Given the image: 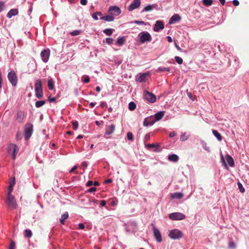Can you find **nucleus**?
Segmentation results:
<instances>
[{"mask_svg": "<svg viewBox=\"0 0 249 249\" xmlns=\"http://www.w3.org/2000/svg\"><path fill=\"white\" fill-rule=\"evenodd\" d=\"M7 78L13 87H15L18 84V76L15 71L11 70L7 74Z\"/></svg>", "mask_w": 249, "mask_h": 249, "instance_id": "obj_1", "label": "nucleus"}, {"mask_svg": "<svg viewBox=\"0 0 249 249\" xmlns=\"http://www.w3.org/2000/svg\"><path fill=\"white\" fill-rule=\"evenodd\" d=\"M138 37L141 43L149 42L152 39L151 35L147 31H143L140 33L138 35Z\"/></svg>", "mask_w": 249, "mask_h": 249, "instance_id": "obj_2", "label": "nucleus"}, {"mask_svg": "<svg viewBox=\"0 0 249 249\" xmlns=\"http://www.w3.org/2000/svg\"><path fill=\"white\" fill-rule=\"evenodd\" d=\"M182 236V232L178 229L170 230L168 232V236L173 240L179 239Z\"/></svg>", "mask_w": 249, "mask_h": 249, "instance_id": "obj_3", "label": "nucleus"}, {"mask_svg": "<svg viewBox=\"0 0 249 249\" xmlns=\"http://www.w3.org/2000/svg\"><path fill=\"white\" fill-rule=\"evenodd\" d=\"M33 132V125L32 124L28 123L25 126L24 137L26 140H28L32 136Z\"/></svg>", "mask_w": 249, "mask_h": 249, "instance_id": "obj_4", "label": "nucleus"}, {"mask_svg": "<svg viewBox=\"0 0 249 249\" xmlns=\"http://www.w3.org/2000/svg\"><path fill=\"white\" fill-rule=\"evenodd\" d=\"M186 217L185 214L179 212H175L169 214V218L172 220H181Z\"/></svg>", "mask_w": 249, "mask_h": 249, "instance_id": "obj_5", "label": "nucleus"}, {"mask_svg": "<svg viewBox=\"0 0 249 249\" xmlns=\"http://www.w3.org/2000/svg\"><path fill=\"white\" fill-rule=\"evenodd\" d=\"M6 203L9 207L13 209H16L17 208V205L15 198L10 194V192H9V194L7 195Z\"/></svg>", "mask_w": 249, "mask_h": 249, "instance_id": "obj_6", "label": "nucleus"}, {"mask_svg": "<svg viewBox=\"0 0 249 249\" xmlns=\"http://www.w3.org/2000/svg\"><path fill=\"white\" fill-rule=\"evenodd\" d=\"M151 225L153 226V234L157 242L160 243L162 241V237L160 230L153 223Z\"/></svg>", "mask_w": 249, "mask_h": 249, "instance_id": "obj_7", "label": "nucleus"}, {"mask_svg": "<svg viewBox=\"0 0 249 249\" xmlns=\"http://www.w3.org/2000/svg\"><path fill=\"white\" fill-rule=\"evenodd\" d=\"M144 98L151 103H154L156 101V96L153 93L148 91H144Z\"/></svg>", "mask_w": 249, "mask_h": 249, "instance_id": "obj_8", "label": "nucleus"}, {"mask_svg": "<svg viewBox=\"0 0 249 249\" xmlns=\"http://www.w3.org/2000/svg\"><path fill=\"white\" fill-rule=\"evenodd\" d=\"M149 75V72L144 73H139L136 76L135 80L139 83L145 82L146 81L147 77Z\"/></svg>", "mask_w": 249, "mask_h": 249, "instance_id": "obj_9", "label": "nucleus"}, {"mask_svg": "<svg viewBox=\"0 0 249 249\" xmlns=\"http://www.w3.org/2000/svg\"><path fill=\"white\" fill-rule=\"evenodd\" d=\"M108 12L109 14L114 17L119 16L121 13V10L117 6H111L109 7Z\"/></svg>", "mask_w": 249, "mask_h": 249, "instance_id": "obj_10", "label": "nucleus"}, {"mask_svg": "<svg viewBox=\"0 0 249 249\" xmlns=\"http://www.w3.org/2000/svg\"><path fill=\"white\" fill-rule=\"evenodd\" d=\"M50 55V50L49 49L42 50L40 53L42 60L44 63H47L49 59Z\"/></svg>", "mask_w": 249, "mask_h": 249, "instance_id": "obj_11", "label": "nucleus"}, {"mask_svg": "<svg viewBox=\"0 0 249 249\" xmlns=\"http://www.w3.org/2000/svg\"><path fill=\"white\" fill-rule=\"evenodd\" d=\"M141 4V0H133L131 3L128 7L127 9L129 11L138 8Z\"/></svg>", "mask_w": 249, "mask_h": 249, "instance_id": "obj_12", "label": "nucleus"}, {"mask_svg": "<svg viewBox=\"0 0 249 249\" xmlns=\"http://www.w3.org/2000/svg\"><path fill=\"white\" fill-rule=\"evenodd\" d=\"M164 28V24L162 21L157 20L154 26L153 30L155 32H158L160 30H162Z\"/></svg>", "mask_w": 249, "mask_h": 249, "instance_id": "obj_13", "label": "nucleus"}, {"mask_svg": "<svg viewBox=\"0 0 249 249\" xmlns=\"http://www.w3.org/2000/svg\"><path fill=\"white\" fill-rule=\"evenodd\" d=\"M115 125L111 124L107 125L105 128V135H110L112 134L115 131Z\"/></svg>", "mask_w": 249, "mask_h": 249, "instance_id": "obj_14", "label": "nucleus"}, {"mask_svg": "<svg viewBox=\"0 0 249 249\" xmlns=\"http://www.w3.org/2000/svg\"><path fill=\"white\" fill-rule=\"evenodd\" d=\"M18 151V148L15 144L11 143L8 146V151L12 154H17Z\"/></svg>", "mask_w": 249, "mask_h": 249, "instance_id": "obj_15", "label": "nucleus"}, {"mask_svg": "<svg viewBox=\"0 0 249 249\" xmlns=\"http://www.w3.org/2000/svg\"><path fill=\"white\" fill-rule=\"evenodd\" d=\"M181 18V17L178 14H174L170 18L169 23L170 24H173L175 23L178 22L180 21Z\"/></svg>", "mask_w": 249, "mask_h": 249, "instance_id": "obj_16", "label": "nucleus"}, {"mask_svg": "<svg viewBox=\"0 0 249 249\" xmlns=\"http://www.w3.org/2000/svg\"><path fill=\"white\" fill-rule=\"evenodd\" d=\"M18 14V10L17 8L11 9L7 14L6 17L11 18L13 16H16Z\"/></svg>", "mask_w": 249, "mask_h": 249, "instance_id": "obj_17", "label": "nucleus"}, {"mask_svg": "<svg viewBox=\"0 0 249 249\" xmlns=\"http://www.w3.org/2000/svg\"><path fill=\"white\" fill-rule=\"evenodd\" d=\"M24 118V112L22 111H18L17 114L16 120L17 121L21 123L22 122Z\"/></svg>", "mask_w": 249, "mask_h": 249, "instance_id": "obj_18", "label": "nucleus"}, {"mask_svg": "<svg viewBox=\"0 0 249 249\" xmlns=\"http://www.w3.org/2000/svg\"><path fill=\"white\" fill-rule=\"evenodd\" d=\"M167 159L170 161L177 162L179 160V157L177 155L173 154L168 155Z\"/></svg>", "mask_w": 249, "mask_h": 249, "instance_id": "obj_19", "label": "nucleus"}, {"mask_svg": "<svg viewBox=\"0 0 249 249\" xmlns=\"http://www.w3.org/2000/svg\"><path fill=\"white\" fill-rule=\"evenodd\" d=\"M226 160L228 165L231 167H233L234 165V162L233 158L229 155H226Z\"/></svg>", "mask_w": 249, "mask_h": 249, "instance_id": "obj_20", "label": "nucleus"}, {"mask_svg": "<svg viewBox=\"0 0 249 249\" xmlns=\"http://www.w3.org/2000/svg\"><path fill=\"white\" fill-rule=\"evenodd\" d=\"M100 19L106 21L110 22L114 20V17L110 14L109 15L101 16Z\"/></svg>", "mask_w": 249, "mask_h": 249, "instance_id": "obj_21", "label": "nucleus"}, {"mask_svg": "<svg viewBox=\"0 0 249 249\" xmlns=\"http://www.w3.org/2000/svg\"><path fill=\"white\" fill-rule=\"evenodd\" d=\"M183 196V194L180 192H176L171 194V197L173 199H181Z\"/></svg>", "mask_w": 249, "mask_h": 249, "instance_id": "obj_22", "label": "nucleus"}, {"mask_svg": "<svg viewBox=\"0 0 249 249\" xmlns=\"http://www.w3.org/2000/svg\"><path fill=\"white\" fill-rule=\"evenodd\" d=\"M165 111H159L154 115V117L156 119V121H158L161 120L164 115Z\"/></svg>", "mask_w": 249, "mask_h": 249, "instance_id": "obj_23", "label": "nucleus"}, {"mask_svg": "<svg viewBox=\"0 0 249 249\" xmlns=\"http://www.w3.org/2000/svg\"><path fill=\"white\" fill-rule=\"evenodd\" d=\"M69 217V213L67 212H66L64 213L61 215L60 219V222L61 224H64L65 222V220Z\"/></svg>", "mask_w": 249, "mask_h": 249, "instance_id": "obj_24", "label": "nucleus"}, {"mask_svg": "<svg viewBox=\"0 0 249 249\" xmlns=\"http://www.w3.org/2000/svg\"><path fill=\"white\" fill-rule=\"evenodd\" d=\"M155 6L154 5L148 4L142 10V12H149L153 10Z\"/></svg>", "mask_w": 249, "mask_h": 249, "instance_id": "obj_25", "label": "nucleus"}, {"mask_svg": "<svg viewBox=\"0 0 249 249\" xmlns=\"http://www.w3.org/2000/svg\"><path fill=\"white\" fill-rule=\"evenodd\" d=\"M48 87L50 90H53L54 88V81L53 79L51 77L49 78Z\"/></svg>", "mask_w": 249, "mask_h": 249, "instance_id": "obj_26", "label": "nucleus"}, {"mask_svg": "<svg viewBox=\"0 0 249 249\" xmlns=\"http://www.w3.org/2000/svg\"><path fill=\"white\" fill-rule=\"evenodd\" d=\"M42 89V84L41 80L37 79L35 85V89Z\"/></svg>", "mask_w": 249, "mask_h": 249, "instance_id": "obj_27", "label": "nucleus"}, {"mask_svg": "<svg viewBox=\"0 0 249 249\" xmlns=\"http://www.w3.org/2000/svg\"><path fill=\"white\" fill-rule=\"evenodd\" d=\"M190 137V135H187L186 132H182L181 133V136L180 138V140L182 142H184L187 140Z\"/></svg>", "mask_w": 249, "mask_h": 249, "instance_id": "obj_28", "label": "nucleus"}, {"mask_svg": "<svg viewBox=\"0 0 249 249\" xmlns=\"http://www.w3.org/2000/svg\"><path fill=\"white\" fill-rule=\"evenodd\" d=\"M36 96L38 98H41L42 97L43 93V89H35Z\"/></svg>", "mask_w": 249, "mask_h": 249, "instance_id": "obj_29", "label": "nucleus"}, {"mask_svg": "<svg viewBox=\"0 0 249 249\" xmlns=\"http://www.w3.org/2000/svg\"><path fill=\"white\" fill-rule=\"evenodd\" d=\"M213 135L217 138V139L219 141H221L222 139V137L221 134L216 130H213Z\"/></svg>", "mask_w": 249, "mask_h": 249, "instance_id": "obj_30", "label": "nucleus"}, {"mask_svg": "<svg viewBox=\"0 0 249 249\" xmlns=\"http://www.w3.org/2000/svg\"><path fill=\"white\" fill-rule=\"evenodd\" d=\"M114 29L111 28H107L103 30V33L106 35L110 36L113 34Z\"/></svg>", "mask_w": 249, "mask_h": 249, "instance_id": "obj_31", "label": "nucleus"}, {"mask_svg": "<svg viewBox=\"0 0 249 249\" xmlns=\"http://www.w3.org/2000/svg\"><path fill=\"white\" fill-rule=\"evenodd\" d=\"M116 43L119 46H122L124 43V37L123 36H122V37H119L118 38V39H117Z\"/></svg>", "mask_w": 249, "mask_h": 249, "instance_id": "obj_32", "label": "nucleus"}, {"mask_svg": "<svg viewBox=\"0 0 249 249\" xmlns=\"http://www.w3.org/2000/svg\"><path fill=\"white\" fill-rule=\"evenodd\" d=\"M33 234L32 231L29 229H26L24 231V235L27 238H30L32 237Z\"/></svg>", "mask_w": 249, "mask_h": 249, "instance_id": "obj_33", "label": "nucleus"}, {"mask_svg": "<svg viewBox=\"0 0 249 249\" xmlns=\"http://www.w3.org/2000/svg\"><path fill=\"white\" fill-rule=\"evenodd\" d=\"M136 107V105L134 102H131L128 104V108L130 110L133 111Z\"/></svg>", "mask_w": 249, "mask_h": 249, "instance_id": "obj_34", "label": "nucleus"}, {"mask_svg": "<svg viewBox=\"0 0 249 249\" xmlns=\"http://www.w3.org/2000/svg\"><path fill=\"white\" fill-rule=\"evenodd\" d=\"M102 15V14L101 12H96L95 13H94L92 15V17L94 20H97L98 19V16L101 17Z\"/></svg>", "mask_w": 249, "mask_h": 249, "instance_id": "obj_35", "label": "nucleus"}, {"mask_svg": "<svg viewBox=\"0 0 249 249\" xmlns=\"http://www.w3.org/2000/svg\"><path fill=\"white\" fill-rule=\"evenodd\" d=\"M46 102L45 101H37L36 102V107H40L42 106H43L45 104Z\"/></svg>", "mask_w": 249, "mask_h": 249, "instance_id": "obj_36", "label": "nucleus"}, {"mask_svg": "<svg viewBox=\"0 0 249 249\" xmlns=\"http://www.w3.org/2000/svg\"><path fill=\"white\" fill-rule=\"evenodd\" d=\"M170 71V69L169 68H166L163 67H160L158 69L156 70L157 72L159 71Z\"/></svg>", "mask_w": 249, "mask_h": 249, "instance_id": "obj_37", "label": "nucleus"}, {"mask_svg": "<svg viewBox=\"0 0 249 249\" xmlns=\"http://www.w3.org/2000/svg\"><path fill=\"white\" fill-rule=\"evenodd\" d=\"M203 3L206 6H211L213 4V0H203Z\"/></svg>", "mask_w": 249, "mask_h": 249, "instance_id": "obj_38", "label": "nucleus"}, {"mask_svg": "<svg viewBox=\"0 0 249 249\" xmlns=\"http://www.w3.org/2000/svg\"><path fill=\"white\" fill-rule=\"evenodd\" d=\"M201 144H202L203 148L205 150H206L208 152H210V147L207 146V143L205 142L202 141L201 142Z\"/></svg>", "mask_w": 249, "mask_h": 249, "instance_id": "obj_39", "label": "nucleus"}, {"mask_svg": "<svg viewBox=\"0 0 249 249\" xmlns=\"http://www.w3.org/2000/svg\"><path fill=\"white\" fill-rule=\"evenodd\" d=\"M81 33V30H74L70 33V34L72 36H76L80 34Z\"/></svg>", "mask_w": 249, "mask_h": 249, "instance_id": "obj_40", "label": "nucleus"}, {"mask_svg": "<svg viewBox=\"0 0 249 249\" xmlns=\"http://www.w3.org/2000/svg\"><path fill=\"white\" fill-rule=\"evenodd\" d=\"M175 60L176 62L178 64H181L183 63V59L179 56H175Z\"/></svg>", "mask_w": 249, "mask_h": 249, "instance_id": "obj_41", "label": "nucleus"}, {"mask_svg": "<svg viewBox=\"0 0 249 249\" xmlns=\"http://www.w3.org/2000/svg\"><path fill=\"white\" fill-rule=\"evenodd\" d=\"M236 244L233 241H230L229 243L228 248L231 249H234L236 248Z\"/></svg>", "mask_w": 249, "mask_h": 249, "instance_id": "obj_42", "label": "nucleus"}, {"mask_svg": "<svg viewBox=\"0 0 249 249\" xmlns=\"http://www.w3.org/2000/svg\"><path fill=\"white\" fill-rule=\"evenodd\" d=\"M127 139L129 141H133V134L131 132H127Z\"/></svg>", "mask_w": 249, "mask_h": 249, "instance_id": "obj_43", "label": "nucleus"}, {"mask_svg": "<svg viewBox=\"0 0 249 249\" xmlns=\"http://www.w3.org/2000/svg\"><path fill=\"white\" fill-rule=\"evenodd\" d=\"M133 23L138 25H146V23L143 21L135 20L133 21Z\"/></svg>", "mask_w": 249, "mask_h": 249, "instance_id": "obj_44", "label": "nucleus"}, {"mask_svg": "<svg viewBox=\"0 0 249 249\" xmlns=\"http://www.w3.org/2000/svg\"><path fill=\"white\" fill-rule=\"evenodd\" d=\"M113 39L112 38L107 37L106 39V43L108 45H111L113 43Z\"/></svg>", "mask_w": 249, "mask_h": 249, "instance_id": "obj_45", "label": "nucleus"}, {"mask_svg": "<svg viewBox=\"0 0 249 249\" xmlns=\"http://www.w3.org/2000/svg\"><path fill=\"white\" fill-rule=\"evenodd\" d=\"M72 127L73 129L76 130L78 127V123L77 121H74L72 122Z\"/></svg>", "mask_w": 249, "mask_h": 249, "instance_id": "obj_46", "label": "nucleus"}, {"mask_svg": "<svg viewBox=\"0 0 249 249\" xmlns=\"http://www.w3.org/2000/svg\"><path fill=\"white\" fill-rule=\"evenodd\" d=\"M5 8V3L3 1H0V13Z\"/></svg>", "mask_w": 249, "mask_h": 249, "instance_id": "obj_47", "label": "nucleus"}, {"mask_svg": "<svg viewBox=\"0 0 249 249\" xmlns=\"http://www.w3.org/2000/svg\"><path fill=\"white\" fill-rule=\"evenodd\" d=\"M238 186L239 189L240 190V191L241 193H244L245 192V189L243 187L242 184L240 182H238Z\"/></svg>", "mask_w": 249, "mask_h": 249, "instance_id": "obj_48", "label": "nucleus"}, {"mask_svg": "<svg viewBox=\"0 0 249 249\" xmlns=\"http://www.w3.org/2000/svg\"><path fill=\"white\" fill-rule=\"evenodd\" d=\"M90 78L89 76L86 75L85 76V78L84 80H83V82L85 83H88L89 82Z\"/></svg>", "mask_w": 249, "mask_h": 249, "instance_id": "obj_49", "label": "nucleus"}, {"mask_svg": "<svg viewBox=\"0 0 249 249\" xmlns=\"http://www.w3.org/2000/svg\"><path fill=\"white\" fill-rule=\"evenodd\" d=\"M22 138V134L21 133L18 132L16 134V139L17 140H20Z\"/></svg>", "mask_w": 249, "mask_h": 249, "instance_id": "obj_50", "label": "nucleus"}, {"mask_svg": "<svg viewBox=\"0 0 249 249\" xmlns=\"http://www.w3.org/2000/svg\"><path fill=\"white\" fill-rule=\"evenodd\" d=\"M96 191V188L93 187H91L90 188H89L88 190V192L89 193H92V192H95Z\"/></svg>", "mask_w": 249, "mask_h": 249, "instance_id": "obj_51", "label": "nucleus"}, {"mask_svg": "<svg viewBox=\"0 0 249 249\" xmlns=\"http://www.w3.org/2000/svg\"><path fill=\"white\" fill-rule=\"evenodd\" d=\"M221 161L222 162V163H223V165L225 166H227V164H226V161H225L224 157H223V156L222 155H221Z\"/></svg>", "mask_w": 249, "mask_h": 249, "instance_id": "obj_52", "label": "nucleus"}, {"mask_svg": "<svg viewBox=\"0 0 249 249\" xmlns=\"http://www.w3.org/2000/svg\"><path fill=\"white\" fill-rule=\"evenodd\" d=\"M176 135V133L175 131L170 132L169 133V137L172 138Z\"/></svg>", "mask_w": 249, "mask_h": 249, "instance_id": "obj_53", "label": "nucleus"}, {"mask_svg": "<svg viewBox=\"0 0 249 249\" xmlns=\"http://www.w3.org/2000/svg\"><path fill=\"white\" fill-rule=\"evenodd\" d=\"M78 228L80 230H83L85 228V225L83 223H80L78 224Z\"/></svg>", "mask_w": 249, "mask_h": 249, "instance_id": "obj_54", "label": "nucleus"}, {"mask_svg": "<svg viewBox=\"0 0 249 249\" xmlns=\"http://www.w3.org/2000/svg\"><path fill=\"white\" fill-rule=\"evenodd\" d=\"M15 246V243L13 241H12L9 249H14Z\"/></svg>", "mask_w": 249, "mask_h": 249, "instance_id": "obj_55", "label": "nucleus"}, {"mask_svg": "<svg viewBox=\"0 0 249 249\" xmlns=\"http://www.w3.org/2000/svg\"><path fill=\"white\" fill-rule=\"evenodd\" d=\"M232 3L235 6H238L239 4V2L238 0H233Z\"/></svg>", "mask_w": 249, "mask_h": 249, "instance_id": "obj_56", "label": "nucleus"}, {"mask_svg": "<svg viewBox=\"0 0 249 249\" xmlns=\"http://www.w3.org/2000/svg\"><path fill=\"white\" fill-rule=\"evenodd\" d=\"M80 3L83 5H86L87 4V0H80Z\"/></svg>", "mask_w": 249, "mask_h": 249, "instance_id": "obj_57", "label": "nucleus"}, {"mask_svg": "<svg viewBox=\"0 0 249 249\" xmlns=\"http://www.w3.org/2000/svg\"><path fill=\"white\" fill-rule=\"evenodd\" d=\"M106 204V201L104 200H102L100 202V205L102 207L105 206Z\"/></svg>", "mask_w": 249, "mask_h": 249, "instance_id": "obj_58", "label": "nucleus"}, {"mask_svg": "<svg viewBox=\"0 0 249 249\" xmlns=\"http://www.w3.org/2000/svg\"><path fill=\"white\" fill-rule=\"evenodd\" d=\"M156 146H157V145L155 143H149V144H147V147H148L152 148V147H156Z\"/></svg>", "mask_w": 249, "mask_h": 249, "instance_id": "obj_59", "label": "nucleus"}, {"mask_svg": "<svg viewBox=\"0 0 249 249\" xmlns=\"http://www.w3.org/2000/svg\"><path fill=\"white\" fill-rule=\"evenodd\" d=\"M77 168V166L75 165V166H74L71 170L70 171H69V172L70 173H72L75 170H76Z\"/></svg>", "mask_w": 249, "mask_h": 249, "instance_id": "obj_60", "label": "nucleus"}, {"mask_svg": "<svg viewBox=\"0 0 249 249\" xmlns=\"http://www.w3.org/2000/svg\"><path fill=\"white\" fill-rule=\"evenodd\" d=\"M92 184H93V182L92 181L89 180L87 182L86 185L87 186H90L92 185Z\"/></svg>", "mask_w": 249, "mask_h": 249, "instance_id": "obj_61", "label": "nucleus"}, {"mask_svg": "<svg viewBox=\"0 0 249 249\" xmlns=\"http://www.w3.org/2000/svg\"><path fill=\"white\" fill-rule=\"evenodd\" d=\"M48 100L50 102L53 103L56 101V98L55 97H53L52 98H49Z\"/></svg>", "mask_w": 249, "mask_h": 249, "instance_id": "obj_62", "label": "nucleus"}, {"mask_svg": "<svg viewBox=\"0 0 249 249\" xmlns=\"http://www.w3.org/2000/svg\"><path fill=\"white\" fill-rule=\"evenodd\" d=\"M96 104V102H91L89 104V107L90 108H93L95 105Z\"/></svg>", "mask_w": 249, "mask_h": 249, "instance_id": "obj_63", "label": "nucleus"}, {"mask_svg": "<svg viewBox=\"0 0 249 249\" xmlns=\"http://www.w3.org/2000/svg\"><path fill=\"white\" fill-rule=\"evenodd\" d=\"M88 163L87 161H83L82 163V166L85 167H87L88 166Z\"/></svg>", "mask_w": 249, "mask_h": 249, "instance_id": "obj_64", "label": "nucleus"}]
</instances>
